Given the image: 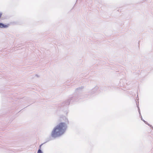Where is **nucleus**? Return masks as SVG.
<instances>
[{
	"label": "nucleus",
	"instance_id": "f03ea898",
	"mask_svg": "<svg viewBox=\"0 0 153 153\" xmlns=\"http://www.w3.org/2000/svg\"><path fill=\"white\" fill-rule=\"evenodd\" d=\"M8 27V26L5 25L4 24L0 23V28H6Z\"/></svg>",
	"mask_w": 153,
	"mask_h": 153
},
{
	"label": "nucleus",
	"instance_id": "20e7f679",
	"mask_svg": "<svg viewBox=\"0 0 153 153\" xmlns=\"http://www.w3.org/2000/svg\"><path fill=\"white\" fill-rule=\"evenodd\" d=\"M143 121L144 122V123L146 124H147V125H148L149 126H151L150 125H149V124L147 123V122H146V121H145L144 120H143Z\"/></svg>",
	"mask_w": 153,
	"mask_h": 153
},
{
	"label": "nucleus",
	"instance_id": "f257e3e1",
	"mask_svg": "<svg viewBox=\"0 0 153 153\" xmlns=\"http://www.w3.org/2000/svg\"><path fill=\"white\" fill-rule=\"evenodd\" d=\"M67 126L65 123H61L57 125L53 129L51 133L52 137L56 138L62 135L65 131Z\"/></svg>",
	"mask_w": 153,
	"mask_h": 153
},
{
	"label": "nucleus",
	"instance_id": "7ed1b4c3",
	"mask_svg": "<svg viewBox=\"0 0 153 153\" xmlns=\"http://www.w3.org/2000/svg\"><path fill=\"white\" fill-rule=\"evenodd\" d=\"M37 153H43L42 150L40 149L38 150Z\"/></svg>",
	"mask_w": 153,
	"mask_h": 153
},
{
	"label": "nucleus",
	"instance_id": "6e6552de",
	"mask_svg": "<svg viewBox=\"0 0 153 153\" xmlns=\"http://www.w3.org/2000/svg\"><path fill=\"white\" fill-rule=\"evenodd\" d=\"M141 119L143 121V120L142 119V118H141Z\"/></svg>",
	"mask_w": 153,
	"mask_h": 153
},
{
	"label": "nucleus",
	"instance_id": "423d86ee",
	"mask_svg": "<svg viewBox=\"0 0 153 153\" xmlns=\"http://www.w3.org/2000/svg\"><path fill=\"white\" fill-rule=\"evenodd\" d=\"M1 15H2V14L0 13V18H1Z\"/></svg>",
	"mask_w": 153,
	"mask_h": 153
},
{
	"label": "nucleus",
	"instance_id": "39448f33",
	"mask_svg": "<svg viewBox=\"0 0 153 153\" xmlns=\"http://www.w3.org/2000/svg\"><path fill=\"white\" fill-rule=\"evenodd\" d=\"M137 107L138 108V112H139V113L140 114V109H139V107H138V106H137Z\"/></svg>",
	"mask_w": 153,
	"mask_h": 153
},
{
	"label": "nucleus",
	"instance_id": "0eeeda50",
	"mask_svg": "<svg viewBox=\"0 0 153 153\" xmlns=\"http://www.w3.org/2000/svg\"><path fill=\"white\" fill-rule=\"evenodd\" d=\"M141 119L143 121V120L142 119V118H141Z\"/></svg>",
	"mask_w": 153,
	"mask_h": 153
}]
</instances>
